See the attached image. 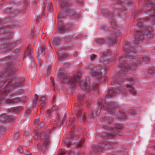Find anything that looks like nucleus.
<instances>
[{"label":"nucleus","mask_w":155,"mask_h":155,"mask_svg":"<svg viewBox=\"0 0 155 155\" xmlns=\"http://www.w3.org/2000/svg\"><path fill=\"white\" fill-rule=\"evenodd\" d=\"M121 127L120 126H117L115 127L114 131L115 132L116 131H119L120 130H121Z\"/></svg>","instance_id":"32"},{"label":"nucleus","mask_w":155,"mask_h":155,"mask_svg":"<svg viewBox=\"0 0 155 155\" xmlns=\"http://www.w3.org/2000/svg\"><path fill=\"white\" fill-rule=\"evenodd\" d=\"M35 138L36 140H37L38 139V137L37 136L35 137Z\"/></svg>","instance_id":"60"},{"label":"nucleus","mask_w":155,"mask_h":155,"mask_svg":"<svg viewBox=\"0 0 155 155\" xmlns=\"http://www.w3.org/2000/svg\"><path fill=\"white\" fill-rule=\"evenodd\" d=\"M135 63L131 64H130V68L129 67L128 64H121L119 75L120 76H124L130 68L133 70V72H135L137 71V66H136L135 65Z\"/></svg>","instance_id":"3"},{"label":"nucleus","mask_w":155,"mask_h":155,"mask_svg":"<svg viewBox=\"0 0 155 155\" xmlns=\"http://www.w3.org/2000/svg\"><path fill=\"white\" fill-rule=\"evenodd\" d=\"M103 108L108 112L112 114L114 113L118 110L117 104L113 102H110L108 104H105L103 105Z\"/></svg>","instance_id":"5"},{"label":"nucleus","mask_w":155,"mask_h":155,"mask_svg":"<svg viewBox=\"0 0 155 155\" xmlns=\"http://www.w3.org/2000/svg\"><path fill=\"white\" fill-rule=\"evenodd\" d=\"M65 153V150L63 149L60 150L58 151V154L59 155H64Z\"/></svg>","instance_id":"31"},{"label":"nucleus","mask_w":155,"mask_h":155,"mask_svg":"<svg viewBox=\"0 0 155 155\" xmlns=\"http://www.w3.org/2000/svg\"><path fill=\"white\" fill-rule=\"evenodd\" d=\"M74 139L76 140L79 138V136L78 135H75L74 136Z\"/></svg>","instance_id":"53"},{"label":"nucleus","mask_w":155,"mask_h":155,"mask_svg":"<svg viewBox=\"0 0 155 155\" xmlns=\"http://www.w3.org/2000/svg\"><path fill=\"white\" fill-rule=\"evenodd\" d=\"M81 74L80 72H79L77 74V76H74L71 77L70 79L69 80H68L66 79H67V78L64 76V77H63L60 74L61 77L62 79H63V81L64 83L69 82V83L71 84L73 86H74L76 82H78L80 80Z\"/></svg>","instance_id":"4"},{"label":"nucleus","mask_w":155,"mask_h":155,"mask_svg":"<svg viewBox=\"0 0 155 155\" xmlns=\"http://www.w3.org/2000/svg\"><path fill=\"white\" fill-rule=\"evenodd\" d=\"M141 23H138V25L139 26H141Z\"/></svg>","instance_id":"62"},{"label":"nucleus","mask_w":155,"mask_h":155,"mask_svg":"<svg viewBox=\"0 0 155 155\" xmlns=\"http://www.w3.org/2000/svg\"><path fill=\"white\" fill-rule=\"evenodd\" d=\"M5 46L4 45L3 46H2L1 47V48H5Z\"/></svg>","instance_id":"58"},{"label":"nucleus","mask_w":155,"mask_h":155,"mask_svg":"<svg viewBox=\"0 0 155 155\" xmlns=\"http://www.w3.org/2000/svg\"><path fill=\"white\" fill-rule=\"evenodd\" d=\"M30 113V110H28L27 112H26V113L27 114H29Z\"/></svg>","instance_id":"55"},{"label":"nucleus","mask_w":155,"mask_h":155,"mask_svg":"<svg viewBox=\"0 0 155 155\" xmlns=\"http://www.w3.org/2000/svg\"><path fill=\"white\" fill-rule=\"evenodd\" d=\"M39 62L40 63V64L41 65V63L42 62V61H41V60H39Z\"/></svg>","instance_id":"57"},{"label":"nucleus","mask_w":155,"mask_h":155,"mask_svg":"<svg viewBox=\"0 0 155 155\" xmlns=\"http://www.w3.org/2000/svg\"><path fill=\"white\" fill-rule=\"evenodd\" d=\"M5 122H9L13 120V119H12L11 117H5Z\"/></svg>","instance_id":"26"},{"label":"nucleus","mask_w":155,"mask_h":155,"mask_svg":"<svg viewBox=\"0 0 155 155\" xmlns=\"http://www.w3.org/2000/svg\"><path fill=\"white\" fill-rule=\"evenodd\" d=\"M130 113L132 114V115H135L136 114V112L135 111H133V112H132L131 111H130Z\"/></svg>","instance_id":"54"},{"label":"nucleus","mask_w":155,"mask_h":155,"mask_svg":"<svg viewBox=\"0 0 155 155\" xmlns=\"http://www.w3.org/2000/svg\"><path fill=\"white\" fill-rule=\"evenodd\" d=\"M45 53V47L44 46L40 47L38 51V56H40L41 55H44Z\"/></svg>","instance_id":"19"},{"label":"nucleus","mask_w":155,"mask_h":155,"mask_svg":"<svg viewBox=\"0 0 155 155\" xmlns=\"http://www.w3.org/2000/svg\"><path fill=\"white\" fill-rule=\"evenodd\" d=\"M5 102L7 104H12L14 103V101L12 100L7 99L5 100Z\"/></svg>","instance_id":"25"},{"label":"nucleus","mask_w":155,"mask_h":155,"mask_svg":"<svg viewBox=\"0 0 155 155\" xmlns=\"http://www.w3.org/2000/svg\"><path fill=\"white\" fill-rule=\"evenodd\" d=\"M122 81H120L118 80L117 81H113V84H121V83Z\"/></svg>","instance_id":"41"},{"label":"nucleus","mask_w":155,"mask_h":155,"mask_svg":"<svg viewBox=\"0 0 155 155\" xmlns=\"http://www.w3.org/2000/svg\"><path fill=\"white\" fill-rule=\"evenodd\" d=\"M14 101V103H17L19 101L24 102V101H22L21 100H20L18 98H14L13 100H12Z\"/></svg>","instance_id":"27"},{"label":"nucleus","mask_w":155,"mask_h":155,"mask_svg":"<svg viewBox=\"0 0 155 155\" xmlns=\"http://www.w3.org/2000/svg\"><path fill=\"white\" fill-rule=\"evenodd\" d=\"M64 16L62 14H60L58 17V20L59 21H61L63 19Z\"/></svg>","instance_id":"33"},{"label":"nucleus","mask_w":155,"mask_h":155,"mask_svg":"<svg viewBox=\"0 0 155 155\" xmlns=\"http://www.w3.org/2000/svg\"><path fill=\"white\" fill-rule=\"evenodd\" d=\"M22 109V108L21 107H16L11 109H10L8 110L9 111H12L13 112H17L19 111V110Z\"/></svg>","instance_id":"20"},{"label":"nucleus","mask_w":155,"mask_h":155,"mask_svg":"<svg viewBox=\"0 0 155 155\" xmlns=\"http://www.w3.org/2000/svg\"><path fill=\"white\" fill-rule=\"evenodd\" d=\"M50 79L53 84L54 83V80L53 78L52 77H51Z\"/></svg>","instance_id":"47"},{"label":"nucleus","mask_w":155,"mask_h":155,"mask_svg":"<svg viewBox=\"0 0 155 155\" xmlns=\"http://www.w3.org/2000/svg\"><path fill=\"white\" fill-rule=\"evenodd\" d=\"M68 155H78V154H70Z\"/></svg>","instance_id":"64"},{"label":"nucleus","mask_w":155,"mask_h":155,"mask_svg":"<svg viewBox=\"0 0 155 155\" xmlns=\"http://www.w3.org/2000/svg\"><path fill=\"white\" fill-rule=\"evenodd\" d=\"M117 37V35L116 34H112L111 35L110 39L108 41L110 45H113L116 43Z\"/></svg>","instance_id":"10"},{"label":"nucleus","mask_w":155,"mask_h":155,"mask_svg":"<svg viewBox=\"0 0 155 155\" xmlns=\"http://www.w3.org/2000/svg\"><path fill=\"white\" fill-rule=\"evenodd\" d=\"M150 61L149 58L148 57H144L143 59V61L145 63L148 62Z\"/></svg>","instance_id":"30"},{"label":"nucleus","mask_w":155,"mask_h":155,"mask_svg":"<svg viewBox=\"0 0 155 155\" xmlns=\"http://www.w3.org/2000/svg\"><path fill=\"white\" fill-rule=\"evenodd\" d=\"M130 44L128 42H126L124 46V51H126V57L128 58H134L135 54L132 52H128L130 49Z\"/></svg>","instance_id":"6"},{"label":"nucleus","mask_w":155,"mask_h":155,"mask_svg":"<svg viewBox=\"0 0 155 155\" xmlns=\"http://www.w3.org/2000/svg\"><path fill=\"white\" fill-rule=\"evenodd\" d=\"M77 4L79 6H81L83 5V2L81 0H78L77 2Z\"/></svg>","instance_id":"38"},{"label":"nucleus","mask_w":155,"mask_h":155,"mask_svg":"<svg viewBox=\"0 0 155 155\" xmlns=\"http://www.w3.org/2000/svg\"><path fill=\"white\" fill-rule=\"evenodd\" d=\"M22 148L21 147H19L18 148V149L20 151V150Z\"/></svg>","instance_id":"56"},{"label":"nucleus","mask_w":155,"mask_h":155,"mask_svg":"<svg viewBox=\"0 0 155 155\" xmlns=\"http://www.w3.org/2000/svg\"><path fill=\"white\" fill-rule=\"evenodd\" d=\"M64 0H59L60 3V6L61 8H64L67 6H68V4L67 2H64L63 1Z\"/></svg>","instance_id":"22"},{"label":"nucleus","mask_w":155,"mask_h":155,"mask_svg":"<svg viewBox=\"0 0 155 155\" xmlns=\"http://www.w3.org/2000/svg\"><path fill=\"white\" fill-rule=\"evenodd\" d=\"M110 54V52H109V51H108L107 52V53H103V54L102 56L103 57H104V56H105V55H106V54Z\"/></svg>","instance_id":"49"},{"label":"nucleus","mask_w":155,"mask_h":155,"mask_svg":"<svg viewBox=\"0 0 155 155\" xmlns=\"http://www.w3.org/2000/svg\"><path fill=\"white\" fill-rule=\"evenodd\" d=\"M34 97L35 99V100H36V101H37L38 99V97L37 95H35L34 96Z\"/></svg>","instance_id":"48"},{"label":"nucleus","mask_w":155,"mask_h":155,"mask_svg":"<svg viewBox=\"0 0 155 155\" xmlns=\"http://www.w3.org/2000/svg\"><path fill=\"white\" fill-rule=\"evenodd\" d=\"M117 134V133H114V134L112 135H106V137H108V136H109V137H111V136H114V135H115V134Z\"/></svg>","instance_id":"52"},{"label":"nucleus","mask_w":155,"mask_h":155,"mask_svg":"<svg viewBox=\"0 0 155 155\" xmlns=\"http://www.w3.org/2000/svg\"><path fill=\"white\" fill-rule=\"evenodd\" d=\"M151 17L150 18H145L144 20H140L139 22H142V24H143V22H147L149 21H152L153 22V23L152 24H155V10H152L151 11L150 13Z\"/></svg>","instance_id":"9"},{"label":"nucleus","mask_w":155,"mask_h":155,"mask_svg":"<svg viewBox=\"0 0 155 155\" xmlns=\"http://www.w3.org/2000/svg\"><path fill=\"white\" fill-rule=\"evenodd\" d=\"M89 69L91 71H92L91 74L93 77H97L99 80L104 76L105 70L102 69V68L100 66H94L91 65L89 67Z\"/></svg>","instance_id":"2"},{"label":"nucleus","mask_w":155,"mask_h":155,"mask_svg":"<svg viewBox=\"0 0 155 155\" xmlns=\"http://www.w3.org/2000/svg\"><path fill=\"white\" fill-rule=\"evenodd\" d=\"M78 98L80 100H82L83 98V97L82 96L80 95L78 96Z\"/></svg>","instance_id":"46"},{"label":"nucleus","mask_w":155,"mask_h":155,"mask_svg":"<svg viewBox=\"0 0 155 155\" xmlns=\"http://www.w3.org/2000/svg\"><path fill=\"white\" fill-rule=\"evenodd\" d=\"M55 107V106H53L52 107V110H47V114L48 115V116L49 117L50 116V115L49 114L50 113H51V112L53 110H55V109H54V108Z\"/></svg>","instance_id":"35"},{"label":"nucleus","mask_w":155,"mask_h":155,"mask_svg":"<svg viewBox=\"0 0 155 155\" xmlns=\"http://www.w3.org/2000/svg\"><path fill=\"white\" fill-rule=\"evenodd\" d=\"M104 40L102 39H100L97 40V43L99 45H101L104 42Z\"/></svg>","instance_id":"29"},{"label":"nucleus","mask_w":155,"mask_h":155,"mask_svg":"<svg viewBox=\"0 0 155 155\" xmlns=\"http://www.w3.org/2000/svg\"><path fill=\"white\" fill-rule=\"evenodd\" d=\"M99 101L98 102V105H101V103Z\"/></svg>","instance_id":"63"},{"label":"nucleus","mask_w":155,"mask_h":155,"mask_svg":"<svg viewBox=\"0 0 155 155\" xmlns=\"http://www.w3.org/2000/svg\"><path fill=\"white\" fill-rule=\"evenodd\" d=\"M149 72L150 74H153L155 72L154 69L153 68L150 69Z\"/></svg>","instance_id":"36"},{"label":"nucleus","mask_w":155,"mask_h":155,"mask_svg":"<svg viewBox=\"0 0 155 155\" xmlns=\"http://www.w3.org/2000/svg\"><path fill=\"white\" fill-rule=\"evenodd\" d=\"M32 51L29 50H28L24 54V57H28L30 59L31 62L33 63V60L32 56Z\"/></svg>","instance_id":"16"},{"label":"nucleus","mask_w":155,"mask_h":155,"mask_svg":"<svg viewBox=\"0 0 155 155\" xmlns=\"http://www.w3.org/2000/svg\"><path fill=\"white\" fill-rule=\"evenodd\" d=\"M125 91H126L125 89H123L122 91V94L123 96H125L126 95V93L125 92Z\"/></svg>","instance_id":"44"},{"label":"nucleus","mask_w":155,"mask_h":155,"mask_svg":"<svg viewBox=\"0 0 155 155\" xmlns=\"http://www.w3.org/2000/svg\"><path fill=\"white\" fill-rule=\"evenodd\" d=\"M10 64H9L8 65V69L7 71L5 72V74L6 75V74L7 75H10L12 74H14L15 73V70L13 68V66L11 65L9 66Z\"/></svg>","instance_id":"11"},{"label":"nucleus","mask_w":155,"mask_h":155,"mask_svg":"<svg viewBox=\"0 0 155 155\" xmlns=\"http://www.w3.org/2000/svg\"><path fill=\"white\" fill-rule=\"evenodd\" d=\"M25 153L26 155H31V154L30 152L27 150H25Z\"/></svg>","instance_id":"42"},{"label":"nucleus","mask_w":155,"mask_h":155,"mask_svg":"<svg viewBox=\"0 0 155 155\" xmlns=\"http://www.w3.org/2000/svg\"><path fill=\"white\" fill-rule=\"evenodd\" d=\"M58 27L60 32L64 31L67 29V27L64 25L61 22H59Z\"/></svg>","instance_id":"17"},{"label":"nucleus","mask_w":155,"mask_h":155,"mask_svg":"<svg viewBox=\"0 0 155 155\" xmlns=\"http://www.w3.org/2000/svg\"><path fill=\"white\" fill-rule=\"evenodd\" d=\"M48 6H49V10H52L53 8H52V5L51 2H49V3L48 4Z\"/></svg>","instance_id":"39"},{"label":"nucleus","mask_w":155,"mask_h":155,"mask_svg":"<svg viewBox=\"0 0 155 155\" xmlns=\"http://www.w3.org/2000/svg\"><path fill=\"white\" fill-rule=\"evenodd\" d=\"M58 56L59 60H62L64 59L65 58H66L68 57V55L66 54H64L62 55L58 54Z\"/></svg>","instance_id":"23"},{"label":"nucleus","mask_w":155,"mask_h":155,"mask_svg":"<svg viewBox=\"0 0 155 155\" xmlns=\"http://www.w3.org/2000/svg\"><path fill=\"white\" fill-rule=\"evenodd\" d=\"M45 97H42L41 98V99L40 100V101H44L45 100Z\"/></svg>","instance_id":"51"},{"label":"nucleus","mask_w":155,"mask_h":155,"mask_svg":"<svg viewBox=\"0 0 155 155\" xmlns=\"http://www.w3.org/2000/svg\"><path fill=\"white\" fill-rule=\"evenodd\" d=\"M140 60H140L137 59L135 63V64H137V66H140L141 65L142 62Z\"/></svg>","instance_id":"28"},{"label":"nucleus","mask_w":155,"mask_h":155,"mask_svg":"<svg viewBox=\"0 0 155 155\" xmlns=\"http://www.w3.org/2000/svg\"><path fill=\"white\" fill-rule=\"evenodd\" d=\"M53 44L54 46H56L59 44L60 40L57 38H53L52 39Z\"/></svg>","instance_id":"21"},{"label":"nucleus","mask_w":155,"mask_h":155,"mask_svg":"<svg viewBox=\"0 0 155 155\" xmlns=\"http://www.w3.org/2000/svg\"><path fill=\"white\" fill-rule=\"evenodd\" d=\"M84 142V140H81L80 141H78V143L76 142L75 144H74L72 142L71 143L70 141H68V140H64V142L65 143L66 146L68 147H74L75 145H77L78 147H80L82 146Z\"/></svg>","instance_id":"8"},{"label":"nucleus","mask_w":155,"mask_h":155,"mask_svg":"<svg viewBox=\"0 0 155 155\" xmlns=\"http://www.w3.org/2000/svg\"><path fill=\"white\" fill-rule=\"evenodd\" d=\"M45 134H44L43 133H41L40 134V138L42 140L44 138V136Z\"/></svg>","instance_id":"43"},{"label":"nucleus","mask_w":155,"mask_h":155,"mask_svg":"<svg viewBox=\"0 0 155 155\" xmlns=\"http://www.w3.org/2000/svg\"><path fill=\"white\" fill-rule=\"evenodd\" d=\"M97 57V55L95 54H92L90 57V59L91 61L94 60Z\"/></svg>","instance_id":"37"},{"label":"nucleus","mask_w":155,"mask_h":155,"mask_svg":"<svg viewBox=\"0 0 155 155\" xmlns=\"http://www.w3.org/2000/svg\"><path fill=\"white\" fill-rule=\"evenodd\" d=\"M93 88L94 89H96L97 88V84H94V86H93Z\"/></svg>","instance_id":"50"},{"label":"nucleus","mask_w":155,"mask_h":155,"mask_svg":"<svg viewBox=\"0 0 155 155\" xmlns=\"http://www.w3.org/2000/svg\"><path fill=\"white\" fill-rule=\"evenodd\" d=\"M126 91H127V94H130L132 95L135 96L137 94V93L135 91V89L131 86H127Z\"/></svg>","instance_id":"13"},{"label":"nucleus","mask_w":155,"mask_h":155,"mask_svg":"<svg viewBox=\"0 0 155 155\" xmlns=\"http://www.w3.org/2000/svg\"><path fill=\"white\" fill-rule=\"evenodd\" d=\"M127 81L129 82L130 84H133L134 82V79L133 78L131 77H129L127 78Z\"/></svg>","instance_id":"24"},{"label":"nucleus","mask_w":155,"mask_h":155,"mask_svg":"<svg viewBox=\"0 0 155 155\" xmlns=\"http://www.w3.org/2000/svg\"><path fill=\"white\" fill-rule=\"evenodd\" d=\"M34 29H33L32 30V31H31V34H30V36L31 38H32V37L34 36Z\"/></svg>","instance_id":"45"},{"label":"nucleus","mask_w":155,"mask_h":155,"mask_svg":"<svg viewBox=\"0 0 155 155\" xmlns=\"http://www.w3.org/2000/svg\"><path fill=\"white\" fill-rule=\"evenodd\" d=\"M79 85L82 89L88 90L89 87L88 86L86 83L84 81H80L79 83Z\"/></svg>","instance_id":"18"},{"label":"nucleus","mask_w":155,"mask_h":155,"mask_svg":"<svg viewBox=\"0 0 155 155\" xmlns=\"http://www.w3.org/2000/svg\"><path fill=\"white\" fill-rule=\"evenodd\" d=\"M75 107H76L75 112L76 116L78 118L81 117L83 123H84L86 120L85 115L84 113H81V108L79 107L78 105L75 104Z\"/></svg>","instance_id":"7"},{"label":"nucleus","mask_w":155,"mask_h":155,"mask_svg":"<svg viewBox=\"0 0 155 155\" xmlns=\"http://www.w3.org/2000/svg\"><path fill=\"white\" fill-rule=\"evenodd\" d=\"M147 37L149 38H152L153 37V35L151 33H147Z\"/></svg>","instance_id":"40"},{"label":"nucleus","mask_w":155,"mask_h":155,"mask_svg":"<svg viewBox=\"0 0 155 155\" xmlns=\"http://www.w3.org/2000/svg\"><path fill=\"white\" fill-rule=\"evenodd\" d=\"M119 90L117 89L116 90V92H114V91H112L111 90H109L108 91L106 95V97L107 98H108L110 97L114 96L115 94H117L119 93Z\"/></svg>","instance_id":"15"},{"label":"nucleus","mask_w":155,"mask_h":155,"mask_svg":"<svg viewBox=\"0 0 155 155\" xmlns=\"http://www.w3.org/2000/svg\"><path fill=\"white\" fill-rule=\"evenodd\" d=\"M43 145L41 147V149L42 151H44L45 150L47 146L49 144L50 141L48 137L45 138L43 141Z\"/></svg>","instance_id":"12"},{"label":"nucleus","mask_w":155,"mask_h":155,"mask_svg":"<svg viewBox=\"0 0 155 155\" xmlns=\"http://www.w3.org/2000/svg\"><path fill=\"white\" fill-rule=\"evenodd\" d=\"M15 81L12 82H9L7 84L6 87L4 88L2 91L0 92V103H2V101L3 100L5 97H11V92L9 90L12 89L16 85L19 86H23L25 79L22 78L21 80L18 81V79H16Z\"/></svg>","instance_id":"1"},{"label":"nucleus","mask_w":155,"mask_h":155,"mask_svg":"<svg viewBox=\"0 0 155 155\" xmlns=\"http://www.w3.org/2000/svg\"><path fill=\"white\" fill-rule=\"evenodd\" d=\"M39 18V16H38V17H37V20H36V21H38V19Z\"/></svg>","instance_id":"59"},{"label":"nucleus","mask_w":155,"mask_h":155,"mask_svg":"<svg viewBox=\"0 0 155 155\" xmlns=\"http://www.w3.org/2000/svg\"><path fill=\"white\" fill-rule=\"evenodd\" d=\"M153 31V30L151 27L148 28L147 29V33H152V32Z\"/></svg>","instance_id":"34"},{"label":"nucleus","mask_w":155,"mask_h":155,"mask_svg":"<svg viewBox=\"0 0 155 155\" xmlns=\"http://www.w3.org/2000/svg\"><path fill=\"white\" fill-rule=\"evenodd\" d=\"M134 38L137 39L135 41V43L136 44L137 43V42H138L139 41H140L141 40V38H142V36L141 35L140 33L138 32H137L134 34Z\"/></svg>","instance_id":"14"},{"label":"nucleus","mask_w":155,"mask_h":155,"mask_svg":"<svg viewBox=\"0 0 155 155\" xmlns=\"http://www.w3.org/2000/svg\"><path fill=\"white\" fill-rule=\"evenodd\" d=\"M69 13L70 14V15H72V14H71V10L70 11H69Z\"/></svg>","instance_id":"61"}]
</instances>
